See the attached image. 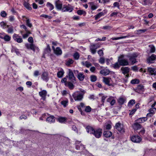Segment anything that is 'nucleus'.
<instances>
[{
  "mask_svg": "<svg viewBox=\"0 0 156 156\" xmlns=\"http://www.w3.org/2000/svg\"><path fill=\"white\" fill-rule=\"evenodd\" d=\"M110 78L105 77H103V82H104L105 84L109 86H110L111 85V84L110 83Z\"/></svg>",
  "mask_w": 156,
  "mask_h": 156,
  "instance_id": "20",
  "label": "nucleus"
},
{
  "mask_svg": "<svg viewBox=\"0 0 156 156\" xmlns=\"http://www.w3.org/2000/svg\"><path fill=\"white\" fill-rule=\"evenodd\" d=\"M39 95L41 97V99L45 101L46 98L47 92L45 90H43L39 93Z\"/></svg>",
  "mask_w": 156,
  "mask_h": 156,
  "instance_id": "12",
  "label": "nucleus"
},
{
  "mask_svg": "<svg viewBox=\"0 0 156 156\" xmlns=\"http://www.w3.org/2000/svg\"><path fill=\"white\" fill-rule=\"evenodd\" d=\"M113 7H117L118 9L119 8L120 5L119 3L117 2H115L113 4Z\"/></svg>",
  "mask_w": 156,
  "mask_h": 156,
  "instance_id": "61",
  "label": "nucleus"
},
{
  "mask_svg": "<svg viewBox=\"0 0 156 156\" xmlns=\"http://www.w3.org/2000/svg\"><path fill=\"white\" fill-rule=\"evenodd\" d=\"M149 47H150V52L151 53L154 52L155 51V47L152 45H149Z\"/></svg>",
  "mask_w": 156,
  "mask_h": 156,
  "instance_id": "42",
  "label": "nucleus"
},
{
  "mask_svg": "<svg viewBox=\"0 0 156 156\" xmlns=\"http://www.w3.org/2000/svg\"><path fill=\"white\" fill-rule=\"evenodd\" d=\"M54 52L57 55H60L62 54V51L60 48L57 47Z\"/></svg>",
  "mask_w": 156,
  "mask_h": 156,
  "instance_id": "29",
  "label": "nucleus"
},
{
  "mask_svg": "<svg viewBox=\"0 0 156 156\" xmlns=\"http://www.w3.org/2000/svg\"><path fill=\"white\" fill-rule=\"evenodd\" d=\"M106 12L105 10H104L102 12H100L95 16V19L97 20L100 18L101 16H104L106 13Z\"/></svg>",
  "mask_w": 156,
  "mask_h": 156,
  "instance_id": "21",
  "label": "nucleus"
},
{
  "mask_svg": "<svg viewBox=\"0 0 156 156\" xmlns=\"http://www.w3.org/2000/svg\"><path fill=\"white\" fill-rule=\"evenodd\" d=\"M148 111L150 113L154 115V112L156 111V108H152L148 110Z\"/></svg>",
  "mask_w": 156,
  "mask_h": 156,
  "instance_id": "49",
  "label": "nucleus"
},
{
  "mask_svg": "<svg viewBox=\"0 0 156 156\" xmlns=\"http://www.w3.org/2000/svg\"><path fill=\"white\" fill-rule=\"evenodd\" d=\"M91 108L90 106H87L85 108V111L87 112H90L91 111Z\"/></svg>",
  "mask_w": 156,
  "mask_h": 156,
  "instance_id": "54",
  "label": "nucleus"
},
{
  "mask_svg": "<svg viewBox=\"0 0 156 156\" xmlns=\"http://www.w3.org/2000/svg\"><path fill=\"white\" fill-rule=\"evenodd\" d=\"M77 14L79 15H82L84 14H85L86 12L85 11H83L82 10H78L77 11Z\"/></svg>",
  "mask_w": 156,
  "mask_h": 156,
  "instance_id": "56",
  "label": "nucleus"
},
{
  "mask_svg": "<svg viewBox=\"0 0 156 156\" xmlns=\"http://www.w3.org/2000/svg\"><path fill=\"white\" fill-rule=\"evenodd\" d=\"M102 133V130L100 128L94 129L93 134L97 138H100Z\"/></svg>",
  "mask_w": 156,
  "mask_h": 156,
  "instance_id": "4",
  "label": "nucleus"
},
{
  "mask_svg": "<svg viewBox=\"0 0 156 156\" xmlns=\"http://www.w3.org/2000/svg\"><path fill=\"white\" fill-rule=\"evenodd\" d=\"M26 33L23 35L22 36L23 38L25 39L27 37L29 36V34H31L30 31L26 32Z\"/></svg>",
  "mask_w": 156,
  "mask_h": 156,
  "instance_id": "52",
  "label": "nucleus"
},
{
  "mask_svg": "<svg viewBox=\"0 0 156 156\" xmlns=\"http://www.w3.org/2000/svg\"><path fill=\"white\" fill-rule=\"evenodd\" d=\"M142 3L144 5H149L152 4L151 0H142Z\"/></svg>",
  "mask_w": 156,
  "mask_h": 156,
  "instance_id": "23",
  "label": "nucleus"
},
{
  "mask_svg": "<svg viewBox=\"0 0 156 156\" xmlns=\"http://www.w3.org/2000/svg\"><path fill=\"white\" fill-rule=\"evenodd\" d=\"M85 92L84 90L76 91L73 93L72 96L76 101H80L82 100Z\"/></svg>",
  "mask_w": 156,
  "mask_h": 156,
  "instance_id": "1",
  "label": "nucleus"
},
{
  "mask_svg": "<svg viewBox=\"0 0 156 156\" xmlns=\"http://www.w3.org/2000/svg\"><path fill=\"white\" fill-rule=\"evenodd\" d=\"M51 51V49L49 44H48L47 48L44 49V53L45 54L49 53Z\"/></svg>",
  "mask_w": 156,
  "mask_h": 156,
  "instance_id": "40",
  "label": "nucleus"
},
{
  "mask_svg": "<svg viewBox=\"0 0 156 156\" xmlns=\"http://www.w3.org/2000/svg\"><path fill=\"white\" fill-rule=\"evenodd\" d=\"M133 127L135 130H137L140 129L141 128V126L138 122H137L134 123Z\"/></svg>",
  "mask_w": 156,
  "mask_h": 156,
  "instance_id": "26",
  "label": "nucleus"
},
{
  "mask_svg": "<svg viewBox=\"0 0 156 156\" xmlns=\"http://www.w3.org/2000/svg\"><path fill=\"white\" fill-rule=\"evenodd\" d=\"M82 64L87 68H89L92 65V64L90 62L87 61H86L85 62H82Z\"/></svg>",
  "mask_w": 156,
  "mask_h": 156,
  "instance_id": "34",
  "label": "nucleus"
},
{
  "mask_svg": "<svg viewBox=\"0 0 156 156\" xmlns=\"http://www.w3.org/2000/svg\"><path fill=\"white\" fill-rule=\"evenodd\" d=\"M99 47L95 44H91L90 46V49L92 54H94L96 52V49Z\"/></svg>",
  "mask_w": 156,
  "mask_h": 156,
  "instance_id": "13",
  "label": "nucleus"
},
{
  "mask_svg": "<svg viewBox=\"0 0 156 156\" xmlns=\"http://www.w3.org/2000/svg\"><path fill=\"white\" fill-rule=\"evenodd\" d=\"M147 69L148 72L151 75H156V69L149 67Z\"/></svg>",
  "mask_w": 156,
  "mask_h": 156,
  "instance_id": "19",
  "label": "nucleus"
},
{
  "mask_svg": "<svg viewBox=\"0 0 156 156\" xmlns=\"http://www.w3.org/2000/svg\"><path fill=\"white\" fill-rule=\"evenodd\" d=\"M74 61L72 59L69 58L66 61L65 64L67 66H69L73 64Z\"/></svg>",
  "mask_w": 156,
  "mask_h": 156,
  "instance_id": "25",
  "label": "nucleus"
},
{
  "mask_svg": "<svg viewBox=\"0 0 156 156\" xmlns=\"http://www.w3.org/2000/svg\"><path fill=\"white\" fill-rule=\"evenodd\" d=\"M129 69L128 67H122L121 69L122 73L124 75L128 74L129 72Z\"/></svg>",
  "mask_w": 156,
  "mask_h": 156,
  "instance_id": "18",
  "label": "nucleus"
},
{
  "mask_svg": "<svg viewBox=\"0 0 156 156\" xmlns=\"http://www.w3.org/2000/svg\"><path fill=\"white\" fill-rule=\"evenodd\" d=\"M14 40L18 43H21L23 42V40L20 36L16 34H14L12 36Z\"/></svg>",
  "mask_w": 156,
  "mask_h": 156,
  "instance_id": "9",
  "label": "nucleus"
},
{
  "mask_svg": "<svg viewBox=\"0 0 156 156\" xmlns=\"http://www.w3.org/2000/svg\"><path fill=\"white\" fill-rule=\"evenodd\" d=\"M73 9V7L69 5H64L62 9V11L63 12H71Z\"/></svg>",
  "mask_w": 156,
  "mask_h": 156,
  "instance_id": "5",
  "label": "nucleus"
},
{
  "mask_svg": "<svg viewBox=\"0 0 156 156\" xmlns=\"http://www.w3.org/2000/svg\"><path fill=\"white\" fill-rule=\"evenodd\" d=\"M146 31V29H140L136 30L135 31L136 33L140 34L143 33H144Z\"/></svg>",
  "mask_w": 156,
  "mask_h": 156,
  "instance_id": "46",
  "label": "nucleus"
},
{
  "mask_svg": "<svg viewBox=\"0 0 156 156\" xmlns=\"http://www.w3.org/2000/svg\"><path fill=\"white\" fill-rule=\"evenodd\" d=\"M129 59L133 64L134 63H135L137 62V61H136V58H133L130 56L129 57Z\"/></svg>",
  "mask_w": 156,
  "mask_h": 156,
  "instance_id": "44",
  "label": "nucleus"
},
{
  "mask_svg": "<svg viewBox=\"0 0 156 156\" xmlns=\"http://www.w3.org/2000/svg\"><path fill=\"white\" fill-rule=\"evenodd\" d=\"M23 5L27 9L29 10L32 9V8L30 6L29 4L24 1L23 2Z\"/></svg>",
  "mask_w": 156,
  "mask_h": 156,
  "instance_id": "30",
  "label": "nucleus"
},
{
  "mask_svg": "<svg viewBox=\"0 0 156 156\" xmlns=\"http://www.w3.org/2000/svg\"><path fill=\"white\" fill-rule=\"evenodd\" d=\"M12 52H15L17 55H19L20 54L19 50L15 47H12L11 50Z\"/></svg>",
  "mask_w": 156,
  "mask_h": 156,
  "instance_id": "37",
  "label": "nucleus"
},
{
  "mask_svg": "<svg viewBox=\"0 0 156 156\" xmlns=\"http://www.w3.org/2000/svg\"><path fill=\"white\" fill-rule=\"evenodd\" d=\"M112 134V133L109 130L105 131L103 133L104 135L106 137H111Z\"/></svg>",
  "mask_w": 156,
  "mask_h": 156,
  "instance_id": "24",
  "label": "nucleus"
},
{
  "mask_svg": "<svg viewBox=\"0 0 156 156\" xmlns=\"http://www.w3.org/2000/svg\"><path fill=\"white\" fill-rule=\"evenodd\" d=\"M135 103V101L134 100H130L128 103V105L129 106L130 105H133Z\"/></svg>",
  "mask_w": 156,
  "mask_h": 156,
  "instance_id": "58",
  "label": "nucleus"
},
{
  "mask_svg": "<svg viewBox=\"0 0 156 156\" xmlns=\"http://www.w3.org/2000/svg\"><path fill=\"white\" fill-rule=\"evenodd\" d=\"M26 24L27 26L29 27H31L32 25L31 23H30V20L29 19H27L26 21Z\"/></svg>",
  "mask_w": 156,
  "mask_h": 156,
  "instance_id": "53",
  "label": "nucleus"
},
{
  "mask_svg": "<svg viewBox=\"0 0 156 156\" xmlns=\"http://www.w3.org/2000/svg\"><path fill=\"white\" fill-rule=\"evenodd\" d=\"M100 73L104 76H106L109 73L110 71L108 69H105L101 70Z\"/></svg>",
  "mask_w": 156,
  "mask_h": 156,
  "instance_id": "22",
  "label": "nucleus"
},
{
  "mask_svg": "<svg viewBox=\"0 0 156 156\" xmlns=\"http://www.w3.org/2000/svg\"><path fill=\"white\" fill-rule=\"evenodd\" d=\"M76 83H73L71 81H68L67 83L65 84V86L69 87L70 90H73L75 87L74 84Z\"/></svg>",
  "mask_w": 156,
  "mask_h": 156,
  "instance_id": "17",
  "label": "nucleus"
},
{
  "mask_svg": "<svg viewBox=\"0 0 156 156\" xmlns=\"http://www.w3.org/2000/svg\"><path fill=\"white\" fill-rule=\"evenodd\" d=\"M5 41H9L11 38V37L8 35H6L4 36L3 38H2Z\"/></svg>",
  "mask_w": 156,
  "mask_h": 156,
  "instance_id": "43",
  "label": "nucleus"
},
{
  "mask_svg": "<svg viewBox=\"0 0 156 156\" xmlns=\"http://www.w3.org/2000/svg\"><path fill=\"white\" fill-rule=\"evenodd\" d=\"M125 101L126 99L122 97L118 99V102L121 105L123 104Z\"/></svg>",
  "mask_w": 156,
  "mask_h": 156,
  "instance_id": "36",
  "label": "nucleus"
},
{
  "mask_svg": "<svg viewBox=\"0 0 156 156\" xmlns=\"http://www.w3.org/2000/svg\"><path fill=\"white\" fill-rule=\"evenodd\" d=\"M47 6L49 7V10L50 11L52 10L54 8L53 5L49 2L47 3Z\"/></svg>",
  "mask_w": 156,
  "mask_h": 156,
  "instance_id": "48",
  "label": "nucleus"
},
{
  "mask_svg": "<svg viewBox=\"0 0 156 156\" xmlns=\"http://www.w3.org/2000/svg\"><path fill=\"white\" fill-rule=\"evenodd\" d=\"M98 53L100 56H102L103 55L104 53L102 49H101L98 51Z\"/></svg>",
  "mask_w": 156,
  "mask_h": 156,
  "instance_id": "64",
  "label": "nucleus"
},
{
  "mask_svg": "<svg viewBox=\"0 0 156 156\" xmlns=\"http://www.w3.org/2000/svg\"><path fill=\"white\" fill-rule=\"evenodd\" d=\"M147 117H142L139 118L136 121L137 122L140 123H143L146 121L147 120Z\"/></svg>",
  "mask_w": 156,
  "mask_h": 156,
  "instance_id": "31",
  "label": "nucleus"
},
{
  "mask_svg": "<svg viewBox=\"0 0 156 156\" xmlns=\"http://www.w3.org/2000/svg\"><path fill=\"white\" fill-rule=\"evenodd\" d=\"M46 121L50 124L54 123L55 121V118L53 115H51L47 118Z\"/></svg>",
  "mask_w": 156,
  "mask_h": 156,
  "instance_id": "15",
  "label": "nucleus"
},
{
  "mask_svg": "<svg viewBox=\"0 0 156 156\" xmlns=\"http://www.w3.org/2000/svg\"><path fill=\"white\" fill-rule=\"evenodd\" d=\"M57 120L60 123H65L66 121V119L65 117H59L57 119Z\"/></svg>",
  "mask_w": 156,
  "mask_h": 156,
  "instance_id": "35",
  "label": "nucleus"
},
{
  "mask_svg": "<svg viewBox=\"0 0 156 156\" xmlns=\"http://www.w3.org/2000/svg\"><path fill=\"white\" fill-rule=\"evenodd\" d=\"M25 45L28 49H31L34 51L36 47L35 46L33 43L29 44L28 43L26 44Z\"/></svg>",
  "mask_w": 156,
  "mask_h": 156,
  "instance_id": "14",
  "label": "nucleus"
},
{
  "mask_svg": "<svg viewBox=\"0 0 156 156\" xmlns=\"http://www.w3.org/2000/svg\"><path fill=\"white\" fill-rule=\"evenodd\" d=\"M129 37V36H126L122 37H113L112 38V40H116L118 39H120L123 38H126L127 37Z\"/></svg>",
  "mask_w": 156,
  "mask_h": 156,
  "instance_id": "39",
  "label": "nucleus"
},
{
  "mask_svg": "<svg viewBox=\"0 0 156 156\" xmlns=\"http://www.w3.org/2000/svg\"><path fill=\"white\" fill-rule=\"evenodd\" d=\"M140 81L138 79H135L132 80L131 81V83L132 84H136L139 83Z\"/></svg>",
  "mask_w": 156,
  "mask_h": 156,
  "instance_id": "47",
  "label": "nucleus"
},
{
  "mask_svg": "<svg viewBox=\"0 0 156 156\" xmlns=\"http://www.w3.org/2000/svg\"><path fill=\"white\" fill-rule=\"evenodd\" d=\"M121 66L118 61L113 65V67L115 69H118Z\"/></svg>",
  "mask_w": 156,
  "mask_h": 156,
  "instance_id": "38",
  "label": "nucleus"
},
{
  "mask_svg": "<svg viewBox=\"0 0 156 156\" xmlns=\"http://www.w3.org/2000/svg\"><path fill=\"white\" fill-rule=\"evenodd\" d=\"M118 62L121 66H124L129 65V62L127 58H124L123 55H120L118 58Z\"/></svg>",
  "mask_w": 156,
  "mask_h": 156,
  "instance_id": "2",
  "label": "nucleus"
},
{
  "mask_svg": "<svg viewBox=\"0 0 156 156\" xmlns=\"http://www.w3.org/2000/svg\"><path fill=\"white\" fill-rule=\"evenodd\" d=\"M62 3L59 0L56 1L55 3V6L57 9L58 10H62Z\"/></svg>",
  "mask_w": 156,
  "mask_h": 156,
  "instance_id": "11",
  "label": "nucleus"
},
{
  "mask_svg": "<svg viewBox=\"0 0 156 156\" xmlns=\"http://www.w3.org/2000/svg\"><path fill=\"white\" fill-rule=\"evenodd\" d=\"M1 16L3 17H5L7 16V13L5 11L1 12L0 14Z\"/></svg>",
  "mask_w": 156,
  "mask_h": 156,
  "instance_id": "62",
  "label": "nucleus"
},
{
  "mask_svg": "<svg viewBox=\"0 0 156 156\" xmlns=\"http://www.w3.org/2000/svg\"><path fill=\"white\" fill-rule=\"evenodd\" d=\"M88 4L90 5L91 9L92 10H94L97 8V7L96 6L94 5L93 2H90L88 3Z\"/></svg>",
  "mask_w": 156,
  "mask_h": 156,
  "instance_id": "45",
  "label": "nucleus"
},
{
  "mask_svg": "<svg viewBox=\"0 0 156 156\" xmlns=\"http://www.w3.org/2000/svg\"><path fill=\"white\" fill-rule=\"evenodd\" d=\"M99 62L101 64H103L105 62V59L103 57L100 58L99 60Z\"/></svg>",
  "mask_w": 156,
  "mask_h": 156,
  "instance_id": "59",
  "label": "nucleus"
},
{
  "mask_svg": "<svg viewBox=\"0 0 156 156\" xmlns=\"http://www.w3.org/2000/svg\"><path fill=\"white\" fill-rule=\"evenodd\" d=\"M76 72L78 73L77 77L79 80L80 81H83L85 77V76L83 74V73H78V71L77 70H76Z\"/></svg>",
  "mask_w": 156,
  "mask_h": 156,
  "instance_id": "16",
  "label": "nucleus"
},
{
  "mask_svg": "<svg viewBox=\"0 0 156 156\" xmlns=\"http://www.w3.org/2000/svg\"><path fill=\"white\" fill-rule=\"evenodd\" d=\"M73 57L75 60H78L80 57V55L78 52H76L73 55Z\"/></svg>",
  "mask_w": 156,
  "mask_h": 156,
  "instance_id": "33",
  "label": "nucleus"
},
{
  "mask_svg": "<svg viewBox=\"0 0 156 156\" xmlns=\"http://www.w3.org/2000/svg\"><path fill=\"white\" fill-rule=\"evenodd\" d=\"M144 86L142 84H140L138 85L136 90L137 92H143L144 91Z\"/></svg>",
  "mask_w": 156,
  "mask_h": 156,
  "instance_id": "27",
  "label": "nucleus"
},
{
  "mask_svg": "<svg viewBox=\"0 0 156 156\" xmlns=\"http://www.w3.org/2000/svg\"><path fill=\"white\" fill-rule=\"evenodd\" d=\"M66 77L68 78L69 81H71L73 83H76V78L74 76L72 71L70 69L69 70L68 76H66Z\"/></svg>",
  "mask_w": 156,
  "mask_h": 156,
  "instance_id": "3",
  "label": "nucleus"
},
{
  "mask_svg": "<svg viewBox=\"0 0 156 156\" xmlns=\"http://www.w3.org/2000/svg\"><path fill=\"white\" fill-rule=\"evenodd\" d=\"M27 117L26 115L23 114V115H21L19 117V119L20 120H21L22 119H27Z\"/></svg>",
  "mask_w": 156,
  "mask_h": 156,
  "instance_id": "55",
  "label": "nucleus"
},
{
  "mask_svg": "<svg viewBox=\"0 0 156 156\" xmlns=\"http://www.w3.org/2000/svg\"><path fill=\"white\" fill-rule=\"evenodd\" d=\"M156 59V55L154 54H152L147 59V61L148 63H153L154 62Z\"/></svg>",
  "mask_w": 156,
  "mask_h": 156,
  "instance_id": "10",
  "label": "nucleus"
},
{
  "mask_svg": "<svg viewBox=\"0 0 156 156\" xmlns=\"http://www.w3.org/2000/svg\"><path fill=\"white\" fill-rule=\"evenodd\" d=\"M131 141L134 143H139L141 140V138L137 135H134L131 136L130 138Z\"/></svg>",
  "mask_w": 156,
  "mask_h": 156,
  "instance_id": "6",
  "label": "nucleus"
},
{
  "mask_svg": "<svg viewBox=\"0 0 156 156\" xmlns=\"http://www.w3.org/2000/svg\"><path fill=\"white\" fill-rule=\"evenodd\" d=\"M41 79L44 81L47 82L49 79L48 74L47 72L44 71L43 72L41 76Z\"/></svg>",
  "mask_w": 156,
  "mask_h": 156,
  "instance_id": "8",
  "label": "nucleus"
},
{
  "mask_svg": "<svg viewBox=\"0 0 156 156\" xmlns=\"http://www.w3.org/2000/svg\"><path fill=\"white\" fill-rule=\"evenodd\" d=\"M64 73V72L63 69H62L60 71H58L57 73V76L58 78L62 77Z\"/></svg>",
  "mask_w": 156,
  "mask_h": 156,
  "instance_id": "32",
  "label": "nucleus"
},
{
  "mask_svg": "<svg viewBox=\"0 0 156 156\" xmlns=\"http://www.w3.org/2000/svg\"><path fill=\"white\" fill-rule=\"evenodd\" d=\"M61 82L62 83H64V85L65 86V84L67 83L68 81H67V79L66 77L63 78L61 80Z\"/></svg>",
  "mask_w": 156,
  "mask_h": 156,
  "instance_id": "63",
  "label": "nucleus"
},
{
  "mask_svg": "<svg viewBox=\"0 0 156 156\" xmlns=\"http://www.w3.org/2000/svg\"><path fill=\"white\" fill-rule=\"evenodd\" d=\"M68 103V100H64L62 101L61 102V104L62 105H63L64 107H66Z\"/></svg>",
  "mask_w": 156,
  "mask_h": 156,
  "instance_id": "51",
  "label": "nucleus"
},
{
  "mask_svg": "<svg viewBox=\"0 0 156 156\" xmlns=\"http://www.w3.org/2000/svg\"><path fill=\"white\" fill-rule=\"evenodd\" d=\"M115 127L118 131L121 133H123L125 132L124 129L123 128V126L119 122L116 123Z\"/></svg>",
  "mask_w": 156,
  "mask_h": 156,
  "instance_id": "7",
  "label": "nucleus"
},
{
  "mask_svg": "<svg viewBox=\"0 0 156 156\" xmlns=\"http://www.w3.org/2000/svg\"><path fill=\"white\" fill-rule=\"evenodd\" d=\"M104 127L105 129L109 130L111 128V126L110 124H108L105 126Z\"/></svg>",
  "mask_w": 156,
  "mask_h": 156,
  "instance_id": "60",
  "label": "nucleus"
},
{
  "mask_svg": "<svg viewBox=\"0 0 156 156\" xmlns=\"http://www.w3.org/2000/svg\"><path fill=\"white\" fill-rule=\"evenodd\" d=\"M90 79L91 82H94L97 80V78L95 75H92L90 76Z\"/></svg>",
  "mask_w": 156,
  "mask_h": 156,
  "instance_id": "50",
  "label": "nucleus"
},
{
  "mask_svg": "<svg viewBox=\"0 0 156 156\" xmlns=\"http://www.w3.org/2000/svg\"><path fill=\"white\" fill-rule=\"evenodd\" d=\"M41 17H43L45 18L48 19H51V16H48V15L43 14L41 16Z\"/></svg>",
  "mask_w": 156,
  "mask_h": 156,
  "instance_id": "57",
  "label": "nucleus"
},
{
  "mask_svg": "<svg viewBox=\"0 0 156 156\" xmlns=\"http://www.w3.org/2000/svg\"><path fill=\"white\" fill-rule=\"evenodd\" d=\"M76 148L77 150H80V148L83 150L84 149L85 147L84 145L81 144L80 145H76Z\"/></svg>",
  "mask_w": 156,
  "mask_h": 156,
  "instance_id": "41",
  "label": "nucleus"
},
{
  "mask_svg": "<svg viewBox=\"0 0 156 156\" xmlns=\"http://www.w3.org/2000/svg\"><path fill=\"white\" fill-rule=\"evenodd\" d=\"M86 130L87 133H90V134H93L94 131V129L92 127L88 126L86 127Z\"/></svg>",
  "mask_w": 156,
  "mask_h": 156,
  "instance_id": "28",
  "label": "nucleus"
}]
</instances>
